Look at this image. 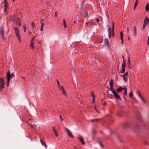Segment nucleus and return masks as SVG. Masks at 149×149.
<instances>
[{
    "label": "nucleus",
    "mask_w": 149,
    "mask_h": 149,
    "mask_svg": "<svg viewBox=\"0 0 149 149\" xmlns=\"http://www.w3.org/2000/svg\"><path fill=\"white\" fill-rule=\"evenodd\" d=\"M113 79H111L109 85L110 86V90L112 92L115 97L117 99L121 100V98L116 93V91L113 90Z\"/></svg>",
    "instance_id": "nucleus-1"
},
{
    "label": "nucleus",
    "mask_w": 149,
    "mask_h": 149,
    "mask_svg": "<svg viewBox=\"0 0 149 149\" xmlns=\"http://www.w3.org/2000/svg\"><path fill=\"white\" fill-rule=\"evenodd\" d=\"M15 76L14 73L10 74V71H9L6 74V79L7 81V86L8 87L10 83V79L13 78Z\"/></svg>",
    "instance_id": "nucleus-2"
},
{
    "label": "nucleus",
    "mask_w": 149,
    "mask_h": 149,
    "mask_svg": "<svg viewBox=\"0 0 149 149\" xmlns=\"http://www.w3.org/2000/svg\"><path fill=\"white\" fill-rule=\"evenodd\" d=\"M13 29L15 30L16 35L18 38V41L20 43L21 42V40L19 29L17 27H14Z\"/></svg>",
    "instance_id": "nucleus-3"
},
{
    "label": "nucleus",
    "mask_w": 149,
    "mask_h": 149,
    "mask_svg": "<svg viewBox=\"0 0 149 149\" xmlns=\"http://www.w3.org/2000/svg\"><path fill=\"white\" fill-rule=\"evenodd\" d=\"M147 25H149V18L146 16L144 20L143 25L142 27L143 29H144L147 27Z\"/></svg>",
    "instance_id": "nucleus-4"
},
{
    "label": "nucleus",
    "mask_w": 149,
    "mask_h": 149,
    "mask_svg": "<svg viewBox=\"0 0 149 149\" xmlns=\"http://www.w3.org/2000/svg\"><path fill=\"white\" fill-rule=\"evenodd\" d=\"M3 3H4V12L5 13L7 14L9 8L7 0H4Z\"/></svg>",
    "instance_id": "nucleus-5"
},
{
    "label": "nucleus",
    "mask_w": 149,
    "mask_h": 149,
    "mask_svg": "<svg viewBox=\"0 0 149 149\" xmlns=\"http://www.w3.org/2000/svg\"><path fill=\"white\" fill-rule=\"evenodd\" d=\"M123 60L122 65V70L120 71V72L122 73H124L125 71V67L126 64V63L124 59V57L123 56Z\"/></svg>",
    "instance_id": "nucleus-6"
},
{
    "label": "nucleus",
    "mask_w": 149,
    "mask_h": 149,
    "mask_svg": "<svg viewBox=\"0 0 149 149\" xmlns=\"http://www.w3.org/2000/svg\"><path fill=\"white\" fill-rule=\"evenodd\" d=\"M59 89L61 90L62 92V93L63 95V96L65 97H67V95L66 91L65 90V88L64 86H61V88H60Z\"/></svg>",
    "instance_id": "nucleus-7"
},
{
    "label": "nucleus",
    "mask_w": 149,
    "mask_h": 149,
    "mask_svg": "<svg viewBox=\"0 0 149 149\" xmlns=\"http://www.w3.org/2000/svg\"><path fill=\"white\" fill-rule=\"evenodd\" d=\"M128 73L127 72H126L124 73L123 76V80L125 82H127L128 81Z\"/></svg>",
    "instance_id": "nucleus-8"
},
{
    "label": "nucleus",
    "mask_w": 149,
    "mask_h": 149,
    "mask_svg": "<svg viewBox=\"0 0 149 149\" xmlns=\"http://www.w3.org/2000/svg\"><path fill=\"white\" fill-rule=\"evenodd\" d=\"M65 130L69 136L72 138H74V136L70 130L68 128H66Z\"/></svg>",
    "instance_id": "nucleus-9"
},
{
    "label": "nucleus",
    "mask_w": 149,
    "mask_h": 149,
    "mask_svg": "<svg viewBox=\"0 0 149 149\" xmlns=\"http://www.w3.org/2000/svg\"><path fill=\"white\" fill-rule=\"evenodd\" d=\"M4 82L2 78H0V89L4 88Z\"/></svg>",
    "instance_id": "nucleus-10"
},
{
    "label": "nucleus",
    "mask_w": 149,
    "mask_h": 149,
    "mask_svg": "<svg viewBox=\"0 0 149 149\" xmlns=\"http://www.w3.org/2000/svg\"><path fill=\"white\" fill-rule=\"evenodd\" d=\"M16 23L19 26L21 25V21L19 17H17L16 18Z\"/></svg>",
    "instance_id": "nucleus-11"
},
{
    "label": "nucleus",
    "mask_w": 149,
    "mask_h": 149,
    "mask_svg": "<svg viewBox=\"0 0 149 149\" xmlns=\"http://www.w3.org/2000/svg\"><path fill=\"white\" fill-rule=\"evenodd\" d=\"M138 95L140 97V98L141 99V100H142V102L144 103H146V101L142 97V96L141 95L140 92L139 91H138Z\"/></svg>",
    "instance_id": "nucleus-12"
},
{
    "label": "nucleus",
    "mask_w": 149,
    "mask_h": 149,
    "mask_svg": "<svg viewBox=\"0 0 149 149\" xmlns=\"http://www.w3.org/2000/svg\"><path fill=\"white\" fill-rule=\"evenodd\" d=\"M16 18V15H15L13 14L10 16V20L11 21L14 22L15 18Z\"/></svg>",
    "instance_id": "nucleus-13"
},
{
    "label": "nucleus",
    "mask_w": 149,
    "mask_h": 149,
    "mask_svg": "<svg viewBox=\"0 0 149 149\" xmlns=\"http://www.w3.org/2000/svg\"><path fill=\"white\" fill-rule=\"evenodd\" d=\"M35 37H33V38L31 42V45H30L31 48H32V49H34L35 48L34 46V43L33 42V40L35 39Z\"/></svg>",
    "instance_id": "nucleus-14"
},
{
    "label": "nucleus",
    "mask_w": 149,
    "mask_h": 149,
    "mask_svg": "<svg viewBox=\"0 0 149 149\" xmlns=\"http://www.w3.org/2000/svg\"><path fill=\"white\" fill-rule=\"evenodd\" d=\"M44 19H42L40 21L41 23V27H40V31H43V27L44 26V23L42 22L44 21Z\"/></svg>",
    "instance_id": "nucleus-15"
},
{
    "label": "nucleus",
    "mask_w": 149,
    "mask_h": 149,
    "mask_svg": "<svg viewBox=\"0 0 149 149\" xmlns=\"http://www.w3.org/2000/svg\"><path fill=\"white\" fill-rule=\"evenodd\" d=\"M78 139L80 140L81 143L83 145H84L85 144V143L84 142V139L83 138H82L81 136H80V137L78 138Z\"/></svg>",
    "instance_id": "nucleus-16"
},
{
    "label": "nucleus",
    "mask_w": 149,
    "mask_h": 149,
    "mask_svg": "<svg viewBox=\"0 0 149 149\" xmlns=\"http://www.w3.org/2000/svg\"><path fill=\"white\" fill-rule=\"evenodd\" d=\"M111 28H110L108 29V34L109 38L111 37Z\"/></svg>",
    "instance_id": "nucleus-17"
},
{
    "label": "nucleus",
    "mask_w": 149,
    "mask_h": 149,
    "mask_svg": "<svg viewBox=\"0 0 149 149\" xmlns=\"http://www.w3.org/2000/svg\"><path fill=\"white\" fill-rule=\"evenodd\" d=\"M134 36H136L137 35V30L136 27V26H134Z\"/></svg>",
    "instance_id": "nucleus-18"
},
{
    "label": "nucleus",
    "mask_w": 149,
    "mask_h": 149,
    "mask_svg": "<svg viewBox=\"0 0 149 149\" xmlns=\"http://www.w3.org/2000/svg\"><path fill=\"white\" fill-rule=\"evenodd\" d=\"M40 140L42 145L44 146L45 148H47V146L45 142L43 141L42 139H40Z\"/></svg>",
    "instance_id": "nucleus-19"
},
{
    "label": "nucleus",
    "mask_w": 149,
    "mask_h": 149,
    "mask_svg": "<svg viewBox=\"0 0 149 149\" xmlns=\"http://www.w3.org/2000/svg\"><path fill=\"white\" fill-rule=\"evenodd\" d=\"M124 89V88H122V87H119V88H118L117 89V91L118 92H121L122 91V90Z\"/></svg>",
    "instance_id": "nucleus-20"
},
{
    "label": "nucleus",
    "mask_w": 149,
    "mask_h": 149,
    "mask_svg": "<svg viewBox=\"0 0 149 149\" xmlns=\"http://www.w3.org/2000/svg\"><path fill=\"white\" fill-rule=\"evenodd\" d=\"M31 26L32 29H34L36 28L35 24L33 22L31 23Z\"/></svg>",
    "instance_id": "nucleus-21"
},
{
    "label": "nucleus",
    "mask_w": 149,
    "mask_h": 149,
    "mask_svg": "<svg viewBox=\"0 0 149 149\" xmlns=\"http://www.w3.org/2000/svg\"><path fill=\"white\" fill-rule=\"evenodd\" d=\"M104 44L105 45H108L109 46V41L108 39H106L105 40Z\"/></svg>",
    "instance_id": "nucleus-22"
},
{
    "label": "nucleus",
    "mask_w": 149,
    "mask_h": 149,
    "mask_svg": "<svg viewBox=\"0 0 149 149\" xmlns=\"http://www.w3.org/2000/svg\"><path fill=\"white\" fill-rule=\"evenodd\" d=\"M146 11H148L149 9V4L147 3L146 6Z\"/></svg>",
    "instance_id": "nucleus-23"
},
{
    "label": "nucleus",
    "mask_w": 149,
    "mask_h": 149,
    "mask_svg": "<svg viewBox=\"0 0 149 149\" xmlns=\"http://www.w3.org/2000/svg\"><path fill=\"white\" fill-rule=\"evenodd\" d=\"M23 27L24 28V32H25L26 31V24H24L23 25Z\"/></svg>",
    "instance_id": "nucleus-24"
},
{
    "label": "nucleus",
    "mask_w": 149,
    "mask_h": 149,
    "mask_svg": "<svg viewBox=\"0 0 149 149\" xmlns=\"http://www.w3.org/2000/svg\"><path fill=\"white\" fill-rule=\"evenodd\" d=\"M54 132L56 136L58 137V134L57 132L56 131V130H54Z\"/></svg>",
    "instance_id": "nucleus-25"
},
{
    "label": "nucleus",
    "mask_w": 149,
    "mask_h": 149,
    "mask_svg": "<svg viewBox=\"0 0 149 149\" xmlns=\"http://www.w3.org/2000/svg\"><path fill=\"white\" fill-rule=\"evenodd\" d=\"M91 96L93 97V98L95 97V95L93 92H91Z\"/></svg>",
    "instance_id": "nucleus-26"
},
{
    "label": "nucleus",
    "mask_w": 149,
    "mask_h": 149,
    "mask_svg": "<svg viewBox=\"0 0 149 149\" xmlns=\"http://www.w3.org/2000/svg\"><path fill=\"white\" fill-rule=\"evenodd\" d=\"M57 83L58 86V88H61V86H60L59 82L58 80L57 81Z\"/></svg>",
    "instance_id": "nucleus-27"
},
{
    "label": "nucleus",
    "mask_w": 149,
    "mask_h": 149,
    "mask_svg": "<svg viewBox=\"0 0 149 149\" xmlns=\"http://www.w3.org/2000/svg\"><path fill=\"white\" fill-rule=\"evenodd\" d=\"M138 2H139V0H136L135 1V3L134 4V5L137 6L138 4Z\"/></svg>",
    "instance_id": "nucleus-28"
},
{
    "label": "nucleus",
    "mask_w": 149,
    "mask_h": 149,
    "mask_svg": "<svg viewBox=\"0 0 149 149\" xmlns=\"http://www.w3.org/2000/svg\"><path fill=\"white\" fill-rule=\"evenodd\" d=\"M125 89V93L124 94L125 95H126L127 94V88H125L124 89Z\"/></svg>",
    "instance_id": "nucleus-29"
},
{
    "label": "nucleus",
    "mask_w": 149,
    "mask_h": 149,
    "mask_svg": "<svg viewBox=\"0 0 149 149\" xmlns=\"http://www.w3.org/2000/svg\"><path fill=\"white\" fill-rule=\"evenodd\" d=\"M112 34L113 35V36L114 34V26H113L112 27Z\"/></svg>",
    "instance_id": "nucleus-30"
},
{
    "label": "nucleus",
    "mask_w": 149,
    "mask_h": 149,
    "mask_svg": "<svg viewBox=\"0 0 149 149\" xmlns=\"http://www.w3.org/2000/svg\"><path fill=\"white\" fill-rule=\"evenodd\" d=\"M120 36H121L120 38H123V33H122V31H121V32H120Z\"/></svg>",
    "instance_id": "nucleus-31"
},
{
    "label": "nucleus",
    "mask_w": 149,
    "mask_h": 149,
    "mask_svg": "<svg viewBox=\"0 0 149 149\" xmlns=\"http://www.w3.org/2000/svg\"><path fill=\"white\" fill-rule=\"evenodd\" d=\"M85 17H88V14L87 12H86V14H85Z\"/></svg>",
    "instance_id": "nucleus-32"
},
{
    "label": "nucleus",
    "mask_w": 149,
    "mask_h": 149,
    "mask_svg": "<svg viewBox=\"0 0 149 149\" xmlns=\"http://www.w3.org/2000/svg\"><path fill=\"white\" fill-rule=\"evenodd\" d=\"M30 126L32 128H34L36 127V125H34L32 124Z\"/></svg>",
    "instance_id": "nucleus-33"
},
{
    "label": "nucleus",
    "mask_w": 149,
    "mask_h": 149,
    "mask_svg": "<svg viewBox=\"0 0 149 149\" xmlns=\"http://www.w3.org/2000/svg\"><path fill=\"white\" fill-rule=\"evenodd\" d=\"M120 39L121 40V44H122V45H123V43H124V40H123V38H120Z\"/></svg>",
    "instance_id": "nucleus-34"
},
{
    "label": "nucleus",
    "mask_w": 149,
    "mask_h": 149,
    "mask_svg": "<svg viewBox=\"0 0 149 149\" xmlns=\"http://www.w3.org/2000/svg\"><path fill=\"white\" fill-rule=\"evenodd\" d=\"M95 97L93 98L92 103H93L95 102Z\"/></svg>",
    "instance_id": "nucleus-35"
},
{
    "label": "nucleus",
    "mask_w": 149,
    "mask_h": 149,
    "mask_svg": "<svg viewBox=\"0 0 149 149\" xmlns=\"http://www.w3.org/2000/svg\"><path fill=\"white\" fill-rule=\"evenodd\" d=\"M59 116H60V118L61 121H62L63 120V118H62V116L61 115H60Z\"/></svg>",
    "instance_id": "nucleus-36"
},
{
    "label": "nucleus",
    "mask_w": 149,
    "mask_h": 149,
    "mask_svg": "<svg viewBox=\"0 0 149 149\" xmlns=\"http://www.w3.org/2000/svg\"><path fill=\"white\" fill-rule=\"evenodd\" d=\"M63 23L64 24V25L65 24H66V21L65 19H64L63 20Z\"/></svg>",
    "instance_id": "nucleus-37"
},
{
    "label": "nucleus",
    "mask_w": 149,
    "mask_h": 149,
    "mask_svg": "<svg viewBox=\"0 0 149 149\" xmlns=\"http://www.w3.org/2000/svg\"><path fill=\"white\" fill-rule=\"evenodd\" d=\"M133 95V94L131 92H130L129 93V96L130 97H132Z\"/></svg>",
    "instance_id": "nucleus-38"
},
{
    "label": "nucleus",
    "mask_w": 149,
    "mask_h": 149,
    "mask_svg": "<svg viewBox=\"0 0 149 149\" xmlns=\"http://www.w3.org/2000/svg\"><path fill=\"white\" fill-rule=\"evenodd\" d=\"M128 63L129 65L130 64V57H129L128 58Z\"/></svg>",
    "instance_id": "nucleus-39"
},
{
    "label": "nucleus",
    "mask_w": 149,
    "mask_h": 149,
    "mask_svg": "<svg viewBox=\"0 0 149 149\" xmlns=\"http://www.w3.org/2000/svg\"><path fill=\"white\" fill-rule=\"evenodd\" d=\"M99 143L100 145L102 147H103V145H102V143H101V142L100 141L99 142Z\"/></svg>",
    "instance_id": "nucleus-40"
},
{
    "label": "nucleus",
    "mask_w": 149,
    "mask_h": 149,
    "mask_svg": "<svg viewBox=\"0 0 149 149\" xmlns=\"http://www.w3.org/2000/svg\"><path fill=\"white\" fill-rule=\"evenodd\" d=\"M95 109L96 110V111H97V112L98 113H100V112L98 111L96 109V107H95Z\"/></svg>",
    "instance_id": "nucleus-41"
},
{
    "label": "nucleus",
    "mask_w": 149,
    "mask_h": 149,
    "mask_svg": "<svg viewBox=\"0 0 149 149\" xmlns=\"http://www.w3.org/2000/svg\"><path fill=\"white\" fill-rule=\"evenodd\" d=\"M57 14H58V13H57V11H56L55 13V17H57Z\"/></svg>",
    "instance_id": "nucleus-42"
},
{
    "label": "nucleus",
    "mask_w": 149,
    "mask_h": 149,
    "mask_svg": "<svg viewBox=\"0 0 149 149\" xmlns=\"http://www.w3.org/2000/svg\"><path fill=\"white\" fill-rule=\"evenodd\" d=\"M27 123L30 126L32 125V124L30 123H28L27 122Z\"/></svg>",
    "instance_id": "nucleus-43"
},
{
    "label": "nucleus",
    "mask_w": 149,
    "mask_h": 149,
    "mask_svg": "<svg viewBox=\"0 0 149 149\" xmlns=\"http://www.w3.org/2000/svg\"><path fill=\"white\" fill-rule=\"evenodd\" d=\"M64 27L65 28H66V26H67V25H66V24H64Z\"/></svg>",
    "instance_id": "nucleus-44"
},
{
    "label": "nucleus",
    "mask_w": 149,
    "mask_h": 149,
    "mask_svg": "<svg viewBox=\"0 0 149 149\" xmlns=\"http://www.w3.org/2000/svg\"><path fill=\"white\" fill-rule=\"evenodd\" d=\"M99 19H96V21L98 22H99Z\"/></svg>",
    "instance_id": "nucleus-45"
},
{
    "label": "nucleus",
    "mask_w": 149,
    "mask_h": 149,
    "mask_svg": "<svg viewBox=\"0 0 149 149\" xmlns=\"http://www.w3.org/2000/svg\"><path fill=\"white\" fill-rule=\"evenodd\" d=\"M136 6H135V5H134V9H135L136 8Z\"/></svg>",
    "instance_id": "nucleus-46"
},
{
    "label": "nucleus",
    "mask_w": 149,
    "mask_h": 149,
    "mask_svg": "<svg viewBox=\"0 0 149 149\" xmlns=\"http://www.w3.org/2000/svg\"><path fill=\"white\" fill-rule=\"evenodd\" d=\"M53 130L54 132V130H56L55 129L54 127H53Z\"/></svg>",
    "instance_id": "nucleus-47"
},
{
    "label": "nucleus",
    "mask_w": 149,
    "mask_h": 149,
    "mask_svg": "<svg viewBox=\"0 0 149 149\" xmlns=\"http://www.w3.org/2000/svg\"><path fill=\"white\" fill-rule=\"evenodd\" d=\"M127 32H129V29L128 27L127 28Z\"/></svg>",
    "instance_id": "nucleus-48"
},
{
    "label": "nucleus",
    "mask_w": 149,
    "mask_h": 149,
    "mask_svg": "<svg viewBox=\"0 0 149 149\" xmlns=\"http://www.w3.org/2000/svg\"><path fill=\"white\" fill-rule=\"evenodd\" d=\"M114 22H113V25H112V26H114Z\"/></svg>",
    "instance_id": "nucleus-49"
},
{
    "label": "nucleus",
    "mask_w": 149,
    "mask_h": 149,
    "mask_svg": "<svg viewBox=\"0 0 149 149\" xmlns=\"http://www.w3.org/2000/svg\"><path fill=\"white\" fill-rule=\"evenodd\" d=\"M149 45V40H148V45Z\"/></svg>",
    "instance_id": "nucleus-50"
},
{
    "label": "nucleus",
    "mask_w": 149,
    "mask_h": 149,
    "mask_svg": "<svg viewBox=\"0 0 149 149\" xmlns=\"http://www.w3.org/2000/svg\"><path fill=\"white\" fill-rule=\"evenodd\" d=\"M106 104V102H104V106Z\"/></svg>",
    "instance_id": "nucleus-51"
},
{
    "label": "nucleus",
    "mask_w": 149,
    "mask_h": 149,
    "mask_svg": "<svg viewBox=\"0 0 149 149\" xmlns=\"http://www.w3.org/2000/svg\"><path fill=\"white\" fill-rule=\"evenodd\" d=\"M128 40H130V37H129V38H128Z\"/></svg>",
    "instance_id": "nucleus-52"
},
{
    "label": "nucleus",
    "mask_w": 149,
    "mask_h": 149,
    "mask_svg": "<svg viewBox=\"0 0 149 149\" xmlns=\"http://www.w3.org/2000/svg\"><path fill=\"white\" fill-rule=\"evenodd\" d=\"M94 120H91V121H92V122H93Z\"/></svg>",
    "instance_id": "nucleus-53"
},
{
    "label": "nucleus",
    "mask_w": 149,
    "mask_h": 149,
    "mask_svg": "<svg viewBox=\"0 0 149 149\" xmlns=\"http://www.w3.org/2000/svg\"><path fill=\"white\" fill-rule=\"evenodd\" d=\"M13 2H14L15 1V0H13Z\"/></svg>",
    "instance_id": "nucleus-54"
},
{
    "label": "nucleus",
    "mask_w": 149,
    "mask_h": 149,
    "mask_svg": "<svg viewBox=\"0 0 149 149\" xmlns=\"http://www.w3.org/2000/svg\"><path fill=\"white\" fill-rule=\"evenodd\" d=\"M148 40H149V36H148Z\"/></svg>",
    "instance_id": "nucleus-55"
}]
</instances>
